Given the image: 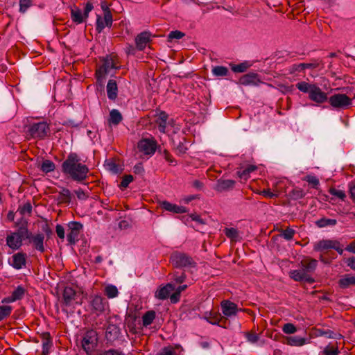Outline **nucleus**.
<instances>
[{
  "label": "nucleus",
  "instance_id": "f257e3e1",
  "mask_svg": "<svg viewBox=\"0 0 355 355\" xmlns=\"http://www.w3.org/2000/svg\"><path fill=\"white\" fill-rule=\"evenodd\" d=\"M62 171L73 181L83 182L87 179L89 171L85 164L80 162V158L76 153H71L62 164Z\"/></svg>",
  "mask_w": 355,
  "mask_h": 355
},
{
  "label": "nucleus",
  "instance_id": "f03ea898",
  "mask_svg": "<svg viewBox=\"0 0 355 355\" xmlns=\"http://www.w3.org/2000/svg\"><path fill=\"white\" fill-rule=\"evenodd\" d=\"M24 132L28 139L42 140L50 134V125L44 121L28 122L24 125Z\"/></svg>",
  "mask_w": 355,
  "mask_h": 355
},
{
  "label": "nucleus",
  "instance_id": "7ed1b4c3",
  "mask_svg": "<svg viewBox=\"0 0 355 355\" xmlns=\"http://www.w3.org/2000/svg\"><path fill=\"white\" fill-rule=\"evenodd\" d=\"M296 87L302 92L308 93L309 99L317 103H323L328 99L327 94L315 84L302 81L296 84Z\"/></svg>",
  "mask_w": 355,
  "mask_h": 355
},
{
  "label": "nucleus",
  "instance_id": "20e7f679",
  "mask_svg": "<svg viewBox=\"0 0 355 355\" xmlns=\"http://www.w3.org/2000/svg\"><path fill=\"white\" fill-rule=\"evenodd\" d=\"M30 236L26 225H21L16 232L8 234L6 238V245L12 251L18 250L23 245V241Z\"/></svg>",
  "mask_w": 355,
  "mask_h": 355
},
{
  "label": "nucleus",
  "instance_id": "39448f33",
  "mask_svg": "<svg viewBox=\"0 0 355 355\" xmlns=\"http://www.w3.org/2000/svg\"><path fill=\"white\" fill-rule=\"evenodd\" d=\"M170 261L172 265L178 268H195L196 262L189 254L175 251L173 252L170 257Z\"/></svg>",
  "mask_w": 355,
  "mask_h": 355
},
{
  "label": "nucleus",
  "instance_id": "423d86ee",
  "mask_svg": "<svg viewBox=\"0 0 355 355\" xmlns=\"http://www.w3.org/2000/svg\"><path fill=\"white\" fill-rule=\"evenodd\" d=\"M116 68L117 67L115 66V64L112 59L107 58V59L104 60L102 65L100 66L96 70L95 76L96 78V83L101 87H103L104 85V81L106 78V76L110 72V70L116 69Z\"/></svg>",
  "mask_w": 355,
  "mask_h": 355
},
{
  "label": "nucleus",
  "instance_id": "0eeeda50",
  "mask_svg": "<svg viewBox=\"0 0 355 355\" xmlns=\"http://www.w3.org/2000/svg\"><path fill=\"white\" fill-rule=\"evenodd\" d=\"M83 224L72 221L68 223V234L67 239L70 245H74L79 239V235L83 230Z\"/></svg>",
  "mask_w": 355,
  "mask_h": 355
},
{
  "label": "nucleus",
  "instance_id": "6e6552de",
  "mask_svg": "<svg viewBox=\"0 0 355 355\" xmlns=\"http://www.w3.org/2000/svg\"><path fill=\"white\" fill-rule=\"evenodd\" d=\"M77 293L69 286H66L62 293V305L65 307L73 306L74 304H80V302L76 301Z\"/></svg>",
  "mask_w": 355,
  "mask_h": 355
},
{
  "label": "nucleus",
  "instance_id": "1a4fd4ad",
  "mask_svg": "<svg viewBox=\"0 0 355 355\" xmlns=\"http://www.w3.org/2000/svg\"><path fill=\"white\" fill-rule=\"evenodd\" d=\"M137 148L139 152L146 155H153L157 149V142L150 139H142L138 142Z\"/></svg>",
  "mask_w": 355,
  "mask_h": 355
},
{
  "label": "nucleus",
  "instance_id": "9d476101",
  "mask_svg": "<svg viewBox=\"0 0 355 355\" xmlns=\"http://www.w3.org/2000/svg\"><path fill=\"white\" fill-rule=\"evenodd\" d=\"M330 105L336 108H343L352 104V100L346 94H337L329 98Z\"/></svg>",
  "mask_w": 355,
  "mask_h": 355
},
{
  "label": "nucleus",
  "instance_id": "9b49d317",
  "mask_svg": "<svg viewBox=\"0 0 355 355\" xmlns=\"http://www.w3.org/2000/svg\"><path fill=\"white\" fill-rule=\"evenodd\" d=\"M26 263L27 255L23 252L14 254L8 260L9 265L16 270H20L25 268Z\"/></svg>",
  "mask_w": 355,
  "mask_h": 355
},
{
  "label": "nucleus",
  "instance_id": "f8f14e48",
  "mask_svg": "<svg viewBox=\"0 0 355 355\" xmlns=\"http://www.w3.org/2000/svg\"><path fill=\"white\" fill-rule=\"evenodd\" d=\"M92 311L94 313L99 315L103 313L108 303L105 298L100 295H95L89 302Z\"/></svg>",
  "mask_w": 355,
  "mask_h": 355
},
{
  "label": "nucleus",
  "instance_id": "ddd939ff",
  "mask_svg": "<svg viewBox=\"0 0 355 355\" xmlns=\"http://www.w3.org/2000/svg\"><path fill=\"white\" fill-rule=\"evenodd\" d=\"M97 334L94 331H87L82 340V346L87 353L92 351L96 345Z\"/></svg>",
  "mask_w": 355,
  "mask_h": 355
},
{
  "label": "nucleus",
  "instance_id": "4468645a",
  "mask_svg": "<svg viewBox=\"0 0 355 355\" xmlns=\"http://www.w3.org/2000/svg\"><path fill=\"white\" fill-rule=\"evenodd\" d=\"M239 84L244 86H255L257 87L260 84L264 83L262 82L259 76L255 73H248L242 76L238 82Z\"/></svg>",
  "mask_w": 355,
  "mask_h": 355
},
{
  "label": "nucleus",
  "instance_id": "2eb2a0df",
  "mask_svg": "<svg viewBox=\"0 0 355 355\" xmlns=\"http://www.w3.org/2000/svg\"><path fill=\"white\" fill-rule=\"evenodd\" d=\"M220 306L222 313L226 319L227 318L235 316L237 314V312L241 310L238 309V306L235 303L230 300L222 301Z\"/></svg>",
  "mask_w": 355,
  "mask_h": 355
},
{
  "label": "nucleus",
  "instance_id": "dca6fc26",
  "mask_svg": "<svg viewBox=\"0 0 355 355\" xmlns=\"http://www.w3.org/2000/svg\"><path fill=\"white\" fill-rule=\"evenodd\" d=\"M289 277L295 282H305L309 284L315 282V279L311 275H306L300 268L291 270Z\"/></svg>",
  "mask_w": 355,
  "mask_h": 355
},
{
  "label": "nucleus",
  "instance_id": "f3484780",
  "mask_svg": "<svg viewBox=\"0 0 355 355\" xmlns=\"http://www.w3.org/2000/svg\"><path fill=\"white\" fill-rule=\"evenodd\" d=\"M29 234V237L26 238V239L29 240V242L33 244V248L36 250L41 253L44 252L45 251L44 245V235L42 233L33 235L30 232Z\"/></svg>",
  "mask_w": 355,
  "mask_h": 355
},
{
  "label": "nucleus",
  "instance_id": "a211bd4d",
  "mask_svg": "<svg viewBox=\"0 0 355 355\" xmlns=\"http://www.w3.org/2000/svg\"><path fill=\"white\" fill-rule=\"evenodd\" d=\"M318 266V261L314 259L307 258L300 262V269L306 275H311Z\"/></svg>",
  "mask_w": 355,
  "mask_h": 355
},
{
  "label": "nucleus",
  "instance_id": "6ab92c4d",
  "mask_svg": "<svg viewBox=\"0 0 355 355\" xmlns=\"http://www.w3.org/2000/svg\"><path fill=\"white\" fill-rule=\"evenodd\" d=\"M150 41V33L147 31L139 33L135 38L136 48L143 51Z\"/></svg>",
  "mask_w": 355,
  "mask_h": 355
},
{
  "label": "nucleus",
  "instance_id": "aec40b11",
  "mask_svg": "<svg viewBox=\"0 0 355 355\" xmlns=\"http://www.w3.org/2000/svg\"><path fill=\"white\" fill-rule=\"evenodd\" d=\"M235 183L236 182L232 180L219 179L217 180L214 189L218 192L229 191L234 188Z\"/></svg>",
  "mask_w": 355,
  "mask_h": 355
},
{
  "label": "nucleus",
  "instance_id": "412c9836",
  "mask_svg": "<svg viewBox=\"0 0 355 355\" xmlns=\"http://www.w3.org/2000/svg\"><path fill=\"white\" fill-rule=\"evenodd\" d=\"M160 207L169 212L175 214H183L187 213V209L183 206H178L175 204L171 203L168 201L164 200L160 202Z\"/></svg>",
  "mask_w": 355,
  "mask_h": 355
},
{
  "label": "nucleus",
  "instance_id": "4be33fe9",
  "mask_svg": "<svg viewBox=\"0 0 355 355\" xmlns=\"http://www.w3.org/2000/svg\"><path fill=\"white\" fill-rule=\"evenodd\" d=\"M175 290V285L172 283H168L164 286L159 287L155 293V297L159 300H166L170 296L171 291Z\"/></svg>",
  "mask_w": 355,
  "mask_h": 355
},
{
  "label": "nucleus",
  "instance_id": "5701e85b",
  "mask_svg": "<svg viewBox=\"0 0 355 355\" xmlns=\"http://www.w3.org/2000/svg\"><path fill=\"white\" fill-rule=\"evenodd\" d=\"M335 244H337L336 240L322 239L314 244L313 250L319 252L333 249L335 248Z\"/></svg>",
  "mask_w": 355,
  "mask_h": 355
},
{
  "label": "nucleus",
  "instance_id": "b1692460",
  "mask_svg": "<svg viewBox=\"0 0 355 355\" xmlns=\"http://www.w3.org/2000/svg\"><path fill=\"white\" fill-rule=\"evenodd\" d=\"M42 355H48L53 345L52 338L49 332H44L42 334Z\"/></svg>",
  "mask_w": 355,
  "mask_h": 355
},
{
  "label": "nucleus",
  "instance_id": "393cba45",
  "mask_svg": "<svg viewBox=\"0 0 355 355\" xmlns=\"http://www.w3.org/2000/svg\"><path fill=\"white\" fill-rule=\"evenodd\" d=\"M107 94L110 100L115 101L118 94V87L116 80H109L107 87Z\"/></svg>",
  "mask_w": 355,
  "mask_h": 355
},
{
  "label": "nucleus",
  "instance_id": "a878e982",
  "mask_svg": "<svg viewBox=\"0 0 355 355\" xmlns=\"http://www.w3.org/2000/svg\"><path fill=\"white\" fill-rule=\"evenodd\" d=\"M57 200L58 204H70L71 200V191L67 188H62L61 191L58 192Z\"/></svg>",
  "mask_w": 355,
  "mask_h": 355
},
{
  "label": "nucleus",
  "instance_id": "bb28decb",
  "mask_svg": "<svg viewBox=\"0 0 355 355\" xmlns=\"http://www.w3.org/2000/svg\"><path fill=\"white\" fill-rule=\"evenodd\" d=\"M315 335L317 336H324L327 338H332L340 340L343 338V336L340 334L335 333L330 329H317L315 330Z\"/></svg>",
  "mask_w": 355,
  "mask_h": 355
},
{
  "label": "nucleus",
  "instance_id": "cd10ccee",
  "mask_svg": "<svg viewBox=\"0 0 355 355\" xmlns=\"http://www.w3.org/2000/svg\"><path fill=\"white\" fill-rule=\"evenodd\" d=\"M101 8L103 11L104 15V21H105V26H107V28H111L112 26L113 19L111 11L109 8L107 3L105 1L101 3Z\"/></svg>",
  "mask_w": 355,
  "mask_h": 355
},
{
  "label": "nucleus",
  "instance_id": "c85d7f7f",
  "mask_svg": "<svg viewBox=\"0 0 355 355\" xmlns=\"http://www.w3.org/2000/svg\"><path fill=\"white\" fill-rule=\"evenodd\" d=\"M286 344L291 346L300 347L307 343V339L298 336L286 337Z\"/></svg>",
  "mask_w": 355,
  "mask_h": 355
},
{
  "label": "nucleus",
  "instance_id": "c756f323",
  "mask_svg": "<svg viewBox=\"0 0 355 355\" xmlns=\"http://www.w3.org/2000/svg\"><path fill=\"white\" fill-rule=\"evenodd\" d=\"M119 334V329L115 324H109L106 329L105 336L107 340H114Z\"/></svg>",
  "mask_w": 355,
  "mask_h": 355
},
{
  "label": "nucleus",
  "instance_id": "7c9ffc66",
  "mask_svg": "<svg viewBox=\"0 0 355 355\" xmlns=\"http://www.w3.org/2000/svg\"><path fill=\"white\" fill-rule=\"evenodd\" d=\"M338 284L342 288H346L350 286L355 285V276L346 275L339 279Z\"/></svg>",
  "mask_w": 355,
  "mask_h": 355
},
{
  "label": "nucleus",
  "instance_id": "2f4dec72",
  "mask_svg": "<svg viewBox=\"0 0 355 355\" xmlns=\"http://www.w3.org/2000/svg\"><path fill=\"white\" fill-rule=\"evenodd\" d=\"M71 18L77 24H80L87 19H85L84 14H82L81 10L78 8L71 10Z\"/></svg>",
  "mask_w": 355,
  "mask_h": 355
},
{
  "label": "nucleus",
  "instance_id": "473e14b6",
  "mask_svg": "<svg viewBox=\"0 0 355 355\" xmlns=\"http://www.w3.org/2000/svg\"><path fill=\"white\" fill-rule=\"evenodd\" d=\"M123 117L118 110L113 109L110 112V123L114 125H118L122 121Z\"/></svg>",
  "mask_w": 355,
  "mask_h": 355
},
{
  "label": "nucleus",
  "instance_id": "72a5a7b5",
  "mask_svg": "<svg viewBox=\"0 0 355 355\" xmlns=\"http://www.w3.org/2000/svg\"><path fill=\"white\" fill-rule=\"evenodd\" d=\"M40 168L42 172L48 173L53 171L55 169V165L52 161L49 159H45L40 164Z\"/></svg>",
  "mask_w": 355,
  "mask_h": 355
},
{
  "label": "nucleus",
  "instance_id": "f704fd0d",
  "mask_svg": "<svg viewBox=\"0 0 355 355\" xmlns=\"http://www.w3.org/2000/svg\"><path fill=\"white\" fill-rule=\"evenodd\" d=\"M26 293L25 288L22 286H18L12 293L11 301L21 300Z\"/></svg>",
  "mask_w": 355,
  "mask_h": 355
},
{
  "label": "nucleus",
  "instance_id": "c9c22d12",
  "mask_svg": "<svg viewBox=\"0 0 355 355\" xmlns=\"http://www.w3.org/2000/svg\"><path fill=\"white\" fill-rule=\"evenodd\" d=\"M104 293L108 298H114L118 296L119 291L116 286L109 284L105 287Z\"/></svg>",
  "mask_w": 355,
  "mask_h": 355
},
{
  "label": "nucleus",
  "instance_id": "e433bc0d",
  "mask_svg": "<svg viewBox=\"0 0 355 355\" xmlns=\"http://www.w3.org/2000/svg\"><path fill=\"white\" fill-rule=\"evenodd\" d=\"M336 223H337V220L336 219L326 218H320V220H318L315 222V224L318 227L334 226L335 225H336Z\"/></svg>",
  "mask_w": 355,
  "mask_h": 355
},
{
  "label": "nucleus",
  "instance_id": "4c0bfd02",
  "mask_svg": "<svg viewBox=\"0 0 355 355\" xmlns=\"http://www.w3.org/2000/svg\"><path fill=\"white\" fill-rule=\"evenodd\" d=\"M155 318V312L153 311H147L142 317V322L144 327H147L153 323Z\"/></svg>",
  "mask_w": 355,
  "mask_h": 355
},
{
  "label": "nucleus",
  "instance_id": "58836bf2",
  "mask_svg": "<svg viewBox=\"0 0 355 355\" xmlns=\"http://www.w3.org/2000/svg\"><path fill=\"white\" fill-rule=\"evenodd\" d=\"M225 236L230 239L232 241H236L239 238V234L236 229L234 227H226L224 230Z\"/></svg>",
  "mask_w": 355,
  "mask_h": 355
},
{
  "label": "nucleus",
  "instance_id": "ea45409f",
  "mask_svg": "<svg viewBox=\"0 0 355 355\" xmlns=\"http://www.w3.org/2000/svg\"><path fill=\"white\" fill-rule=\"evenodd\" d=\"M211 72L215 76H227L229 73V70L224 66H216L213 67Z\"/></svg>",
  "mask_w": 355,
  "mask_h": 355
},
{
  "label": "nucleus",
  "instance_id": "a19ab883",
  "mask_svg": "<svg viewBox=\"0 0 355 355\" xmlns=\"http://www.w3.org/2000/svg\"><path fill=\"white\" fill-rule=\"evenodd\" d=\"M175 348L179 349L181 348L180 345H176L175 347L169 345L167 347H164L157 354V355H177Z\"/></svg>",
  "mask_w": 355,
  "mask_h": 355
},
{
  "label": "nucleus",
  "instance_id": "79ce46f5",
  "mask_svg": "<svg viewBox=\"0 0 355 355\" xmlns=\"http://www.w3.org/2000/svg\"><path fill=\"white\" fill-rule=\"evenodd\" d=\"M288 196L293 200H299L305 196V193L302 189L295 187L289 192Z\"/></svg>",
  "mask_w": 355,
  "mask_h": 355
},
{
  "label": "nucleus",
  "instance_id": "37998d69",
  "mask_svg": "<svg viewBox=\"0 0 355 355\" xmlns=\"http://www.w3.org/2000/svg\"><path fill=\"white\" fill-rule=\"evenodd\" d=\"M249 67L250 64H248V63L246 62L238 64H231V69L234 73L244 72L248 69Z\"/></svg>",
  "mask_w": 355,
  "mask_h": 355
},
{
  "label": "nucleus",
  "instance_id": "c03bdc74",
  "mask_svg": "<svg viewBox=\"0 0 355 355\" xmlns=\"http://www.w3.org/2000/svg\"><path fill=\"white\" fill-rule=\"evenodd\" d=\"M295 234V230L290 227H288L286 230H280V236L286 241L292 240Z\"/></svg>",
  "mask_w": 355,
  "mask_h": 355
},
{
  "label": "nucleus",
  "instance_id": "a18cd8bd",
  "mask_svg": "<svg viewBox=\"0 0 355 355\" xmlns=\"http://www.w3.org/2000/svg\"><path fill=\"white\" fill-rule=\"evenodd\" d=\"M187 278V275L184 272H175L171 274V279L176 283V284H182Z\"/></svg>",
  "mask_w": 355,
  "mask_h": 355
},
{
  "label": "nucleus",
  "instance_id": "49530a36",
  "mask_svg": "<svg viewBox=\"0 0 355 355\" xmlns=\"http://www.w3.org/2000/svg\"><path fill=\"white\" fill-rule=\"evenodd\" d=\"M105 21H104V16L102 17L99 15H96V31L101 33L105 27Z\"/></svg>",
  "mask_w": 355,
  "mask_h": 355
},
{
  "label": "nucleus",
  "instance_id": "de8ad7c7",
  "mask_svg": "<svg viewBox=\"0 0 355 355\" xmlns=\"http://www.w3.org/2000/svg\"><path fill=\"white\" fill-rule=\"evenodd\" d=\"M18 211L21 215H28L30 216L32 212V205L31 202H27L24 203L23 205L19 206L18 209Z\"/></svg>",
  "mask_w": 355,
  "mask_h": 355
},
{
  "label": "nucleus",
  "instance_id": "09e8293b",
  "mask_svg": "<svg viewBox=\"0 0 355 355\" xmlns=\"http://www.w3.org/2000/svg\"><path fill=\"white\" fill-rule=\"evenodd\" d=\"M302 180L306 181L314 189H317L318 186L320 184L318 178L315 175H308L303 178Z\"/></svg>",
  "mask_w": 355,
  "mask_h": 355
},
{
  "label": "nucleus",
  "instance_id": "8fccbe9b",
  "mask_svg": "<svg viewBox=\"0 0 355 355\" xmlns=\"http://www.w3.org/2000/svg\"><path fill=\"white\" fill-rule=\"evenodd\" d=\"M12 307L8 305L0 306V321L9 316L12 312Z\"/></svg>",
  "mask_w": 355,
  "mask_h": 355
},
{
  "label": "nucleus",
  "instance_id": "3c124183",
  "mask_svg": "<svg viewBox=\"0 0 355 355\" xmlns=\"http://www.w3.org/2000/svg\"><path fill=\"white\" fill-rule=\"evenodd\" d=\"M339 353L338 347L337 346L334 347L331 344L326 346L322 351L323 355H338Z\"/></svg>",
  "mask_w": 355,
  "mask_h": 355
},
{
  "label": "nucleus",
  "instance_id": "603ef678",
  "mask_svg": "<svg viewBox=\"0 0 355 355\" xmlns=\"http://www.w3.org/2000/svg\"><path fill=\"white\" fill-rule=\"evenodd\" d=\"M257 169V166L254 165H250L248 167H246L244 170H243L241 172H239V175L241 178H243L246 180L249 174L253 171H254Z\"/></svg>",
  "mask_w": 355,
  "mask_h": 355
},
{
  "label": "nucleus",
  "instance_id": "864d4df0",
  "mask_svg": "<svg viewBox=\"0 0 355 355\" xmlns=\"http://www.w3.org/2000/svg\"><path fill=\"white\" fill-rule=\"evenodd\" d=\"M282 331L286 334H293L297 331V328L292 323H286L282 327Z\"/></svg>",
  "mask_w": 355,
  "mask_h": 355
},
{
  "label": "nucleus",
  "instance_id": "5fc2aeb1",
  "mask_svg": "<svg viewBox=\"0 0 355 355\" xmlns=\"http://www.w3.org/2000/svg\"><path fill=\"white\" fill-rule=\"evenodd\" d=\"M329 193L337 197L338 198L342 200H344L345 197H346V195H345V193L344 191L343 190H340V189H335V188H331L329 189Z\"/></svg>",
  "mask_w": 355,
  "mask_h": 355
},
{
  "label": "nucleus",
  "instance_id": "6e6d98bb",
  "mask_svg": "<svg viewBox=\"0 0 355 355\" xmlns=\"http://www.w3.org/2000/svg\"><path fill=\"white\" fill-rule=\"evenodd\" d=\"M184 36V33L180 31H173L170 32L168 35V39L169 41H171L174 39L179 40L182 38Z\"/></svg>",
  "mask_w": 355,
  "mask_h": 355
},
{
  "label": "nucleus",
  "instance_id": "4d7b16f0",
  "mask_svg": "<svg viewBox=\"0 0 355 355\" xmlns=\"http://www.w3.org/2000/svg\"><path fill=\"white\" fill-rule=\"evenodd\" d=\"M31 6V0H19V11L24 13Z\"/></svg>",
  "mask_w": 355,
  "mask_h": 355
},
{
  "label": "nucleus",
  "instance_id": "13d9d810",
  "mask_svg": "<svg viewBox=\"0 0 355 355\" xmlns=\"http://www.w3.org/2000/svg\"><path fill=\"white\" fill-rule=\"evenodd\" d=\"M322 61H319L318 60H313L309 63H303L304 70L306 69H315L319 67L322 64Z\"/></svg>",
  "mask_w": 355,
  "mask_h": 355
},
{
  "label": "nucleus",
  "instance_id": "bf43d9fd",
  "mask_svg": "<svg viewBox=\"0 0 355 355\" xmlns=\"http://www.w3.org/2000/svg\"><path fill=\"white\" fill-rule=\"evenodd\" d=\"M209 322L212 324H218L220 327H225V323L227 322L226 318H223L222 317L220 318H214L209 320Z\"/></svg>",
  "mask_w": 355,
  "mask_h": 355
},
{
  "label": "nucleus",
  "instance_id": "052dcab7",
  "mask_svg": "<svg viewBox=\"0 0 355 355\" xmlns=\"http://www.w3.org/2000/svg\"><path fill=\"white\" fill-rule=\"evenodd\" d=\"M74 193L77 198L80 200H85L89 198V195L81 189L74 190Z\"/></svg>",
  "mask_w": 355,
  "mask_h": 355
},
{
  "label": "nucleus",
  "instance_id": "680f3d73",
  "mask_svg": "<svg viewBox=\"0 0 355 355\" xmlns=\"http://www.w3.org/2000/svg\"><path fill=\"white\" fill-rule=\"evenodd\" d=\"M133 180V177L131 175H125L120 183V186L123 188H126L128 184Z\"/></svg>",
  "mask_w": 355,
  "mask_h": 355
},
{
  "label": "nucleus",
  "instance_id": "e2e57ef3",
  "mask_svg": "<svg viewBox=\"0 0 355 355\" xmlns=\"http://www.w3.org/2000/svg\"><path fill=\"white\" fill-rule=\"evenodd\" d=\"M302 71H304L303 63L293 64L289 69L290 73H295L297 71L300 72Z\"/></svg>",
  "mask_w": 355,
  "mask_h": 355
},
{
  "label": "nucleus",
  "instance_id": "0e129e2a",
  "mask_svg": "<svg viewBox=\"0 0 355 355\" xmlns=\"http://www.w3.org/2000/svg\"><path fill=\"white\" fill-rule=\"evenodd\" d=\"M245 336L248 341L251 343H255L259 340V336L257 334L247 332Z\"/></svg>",
  "mask_w": 355,
  "mask_h": 355
},
{
  "label": "nucleus",
  "instance_id": "69168bd1",
  "mask_svg": "<svg viewBox=\"0 0 355 355\" xmlns=\"http://www.w3.org/2000/svg\"><path fill=\"white\" fill-rule=\"evenodd\" d=\"M107 168L114 173L119 172V166L115 162L111 161L107 163Z\"/></svg>",
  "mask_w": 355,
  "mask_h": 355
},
{
  "label": "nucleus",
  "instance_id": "338daca9",
  "mask_svg": "<svg viewBox=\"0 0 355 355\" xmlns=\"http://www.w3.org/2000/svg\"><path fill=\"white\" fill-rule=\"evenodd\" d=\"M94 8V6H93V4L91 1H88L86 4H85V6L84 8V16H85V19H87L88 17H89V13L93 10Z\"/></svg>",
  "mask_w": 355,
  "mask_h": 355
},
{
  "label": "nucleus",
  "instance_id": "774afa93",
  "mask_svg": "<svg viewBox=\"0 0 355 355\" xmlns=\"http://www.w3.org/2000/svg\"><path fill=\"white\" fill-rule=\"evenodd\" d=\"M55 231L58 236L63 240L65 236V232L64 227L61 225L58 224L55 227Z\"/></svg>",
  "mask_w": 355,
  "mask_h": 355
}]
</instances>
